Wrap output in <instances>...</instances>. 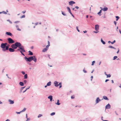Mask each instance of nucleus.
I'll use <instances>...</instances> for the list:
<instances>
[{"instance_id": "bf43d9fd", "label": "nucleus", "mask_w": 121, "mask_h": 121, "mask_svg": "<svg viewBox=\"0 0 121 121\" xmlns=\"http://www.w3.org/2000/svg\"><path fill=\"white\" fill-rule=\"evenodd\" d=\"M91 81H92V79L93 78V76H91Z\"/></svg>"}, {"instance_id": "e2e57ef3", "label": "nucleus", "mask_w": 121, "mask_h": 121, "mask_svg": "<svg viewBox=\"0 0 121 121\" xmlns=\"http://www.w3.org/2000/svg\"><path fill=\"white\" fill-rule=\"evenodd\" d=\"M4 44L5 46H6V45H7V43H4Z\"/></svg>"}, {"instance_id": "680f3d73", "label": "nucleus", "mask_w": 121, "mask_h": 121, "mask_svg": "<svg viewBox=\"0 0 121 121\" xmlns=\"http://www.w3.org/2000/svg\"><path fill=\"white\" fill-rule=\"evenodd\" d=\"M26 119H27L28 118V116H27V114H26Z\"/></svg>"}, {"instance_id": "13d9d810", "label": "nucleus", "mask_w": 121, "mask_h": 121, "mask_svg": "<svg viewBox=\"0 0 121 121\" xmlns=\"http://www.w3.org/2000/svg\"><path fill=\"white\" fill-rule=\"evenodd\" d=\"M17 51H19L20 52V51H22V50H21L19 48V49H17Z\"/></svg>"}, {"instance_id": "9d476101", "label": "nucleus", "mask_w": 121, "mask_h": 121, "mask_svg": "<svg viewBox=\"0 0 121 121\" xmlns=\"http://www.w3.org/2000/svg\"><path fill=\"white\" fill-rule=\"evenodd\" d=\"M12 48L14 49H16L17 48V47L15 45V44H13L11 46Z\"/></svg>"}, {"instance_id": "473e14b6", "label": "nucleus", "mask_w": 121, "mask_h": 121, "mask_svg": "<svg viewBox=\"0 0 121 121\" xmlns=\"http://www.w3.org/2000/svg\"><path fill=\"white\" fill-rule=\"evenodd\" d=\"M25 15H24L22 16H21L20 17V18H25Z\"/></svg>"}, {"instance_id": "5701e85b", "label": "nucleus", "mask_w": 121, "mask_h": 121, "mask_svg": "<svg viewBox=\"0 0 121 121\" xmlns=\"http://www.w3.org/2000/svg\"><path fill=\"white\" fill-rule=\"evenodd\" d=\"M59 99L57 100V102L56 103V104L58 105H59L60 104V103H59Z\"/></svg>"}, {"instance_id": "f8f14e48", "label": "nucleus", "mask_w": 121, "mask_h": 121, "mask_svg": "<svg viewBox=\"0 0 121 121\" xmlns=\"http://www.w3.org/2000/svg\"><path fill=\"white\" fill-rule=\"evenodd\" d=\"M9 50L10 52H13L15 51V50L13 48H9Z\"/></svg>"}, {"instance_id": "f704fd0d", "label": "nucleus", "mask_w": 121, "mask_h": 121, "mask_svg": "<svg viewBox=\"0 0 121 121\" xmlns=\"http://www.w3.org/2000/svg\"><path fill=\"white\" fill-rule=\"evenodd\" d=\"M42 115L41 114H39V115L38 116V118H39L41 116H42Z\"/></svg>"}, {"instance_id": "052dcab7", "label": "nucleus", "mask_w": 121, "mask_h": 121, "mask_svg": "<svg viewBox=\"0 0 121 121\" xmlns=\"http://www.w3.org/2000/svg\"><path fill=\"white\" fill-rule=\"evenodd\" d=\"M75 8L77 9H78L79 8V7L78 6H76L75 7Z\"/></svg>"}, {"instance_id": "69168bd1", "label": "nucleus", "mask_w": 121, "mask_h": 121, "mask_svg": "<svg viewBox=\"0 0 121 121\" xmlns=\"http://www.w3.org/2000/svg\"><path fill=\"white\" fill-rule=\"evenodd\" d=\"M109 79H106L105 81V82H107L109 81Z\"/></svg>"}, {"instance_id": "0eeeda50", "label": "nucleus", "mask_w": 121, "mask_h": 121, "mask_svg": "<svg viewBox=\"0 0 121 121\" xmlns=\"http://www.w3.org/2000/svg\"><path fill=\"white\" fill-rule=\"evenodd\" d=\"M95 30H98L99 29V26L98 25H96L95 26Z\"/></svg>"}, {"instance_id": "6ab92c4d", "label": "nucleus", "mask_w": 121, "mask_h": 121, "mask_svg": "<svg viewBox=\"0 0 121 121\" xmlns=\"http://www.w3.org/2000/svg\"><path fill=\"white\" fill-rule=\"evenodd\" d=\"M16 28L17 29V30L19 31H20L21 30L19 28V26L18 25H16Z\"/></svg>"}, {"instance_id": "5fc2aeb1", "label": "nucleus", "mask_w": 121, "mask_h": 121, "mask_svg": "<svg viewBox=\"0 0 121 121\" xmlns=\"http://www.w3.org/2000/svg\"><path fill=\"white\" fill-rule=\"evenodd\" d=\"M74 98V96H71V98L72 99H73Z\"/></svg>"}, {"instance_id": "774afa93", "label": "nucleus", "mask_w": 121, "mask_h": 121, "mask_svg": "<svg viewBox=\"0 0 121 121\" xmlns=\"http://www.w3.org/2000/svg\"><path fill=\"white\" fill-rule=\"evenodd\" d=\"M5 121H10V120L9 119H7Z\"/></svg>"}, {"instance_id": "49530a36", "label": "nucleus", "mask_w": 121, "mask_h": 121, "mask_svg": "<svg viewBox=\"0 0 121 121\" xmlns=\"http://www.w3.org/2000/svg\"><path fill=\"white\" fill-rule=\"evenodd\" d=\"M19 22H20V21H15V22H14V23H19Z\"/></svg>"}, {"instance_id": "393cba45", "label": "nucleus", "mask_w": 121, "mask_h": 121, "mask_svg": "<svg viewBox=\"0 0 121 121\" xmlns=\"http://www.w3.org/2000/svg\"><path fill=\"white\" fill-rule=\"evenodd\" d=\"M101 42L103 44H105V42L102 39H101Z\"/></svg>"}, {"instance_id": "6e6552de", "label": "nucleus", "mask_w": 121, "mask_h": 121, "mask_svg": "<svg viewBox=\"0 0 121 121\" xmlns=\"http://www.w3.org/2000/svg\"><path fill=\"white\" fill-rule=\"evenodd\" d=\"M1 47L3 49H5L4 48L6 47V46H5L4 45V43H2L1 45Z\"/></svg>"}, {"instance_id": "39448f33", "label": "nucleus", "mask_w": 121, "mask_h": 121, "mask_svg": "<svg viewBox=\"0 0 121 121\" xmlns=\"http://www.w3.org/2000/svg\"><path fill=\"white\" fill-rule=\"evenodd\" d=\"M110 104H108L106 105L105 106V109H109L110 108Z\"/></svg>"}, {"instance_id": "7ed1b4c3", "label": "nucleus", "mask_w": 121, "mask_h": 121, "mask_svg": "<svg viewBox=\"0 0 121 121\" xmlns=\"http://www.w3.org/2000/svg\"><path fill=\"white\" fill-rule=\"evenodd\" d=\"M8 43L9 44L13 43L14 42V41L11 38H9L7 39Z\"/></svg>"}, {"instance_id": "864d4df0", "label": "nucleus", "mask_w": 121, "mask_h": 121, "mask_svg": "<svg viewBox=\"0 0 121 121\" xmlns=\"http://www.w3.org/2000/svg\"><path fill=\"white\" fill-rule=\"evenodd\" d=\"M22 90H23L21 88L20 89V92H19L20 93H21L22 92Z\"/></svg>"}, {"instance_id": "9b49d317", "label": "nucleus", "mask_w": 121, "mask_h": 121, "mask_svg": "<svg viewBox=\"0 0 121 121\" xmlns=\"http://www.w3.org/2000/svg\"><path fill=\"white\" fill-rule=\"evenodd\" d=\"M8 101L10 102L9 104H13L14 103V101L13 100H12L10 99L8 100Z\"/></svg>"}, {"instance_id": "4c0bfd02", "label": "nucleus", "mask_w": 121, "mask_h": 121, "mask_svg": "<svg viewBox=\"0 0 121 121\" xmlns=\"http://www.w3.org/2000/svg\"><path fill=\"white\" fill-rule=\"evenodd\" d=\"M61 12H62V14L63 15H64V16H66V14H65V13H64L62 11H61Z\"/></svg>"}, {"instance_id": "a211bd4d", "label": "nucleus", "mask_w": 121, "mask_h": 121, "mask_svg": "<svg viewBox=\"0 0 121 121\" xmlns=\"http://www.w3.org/2000/svg\"><path fill=\"white\" fill-rule=\"evenodd\" d=\"M67 9H68V11L69 12L70 14H72V13L71 12L70 9L68 7H67Z\"/></svg>"}, {"instance_id": "ddd939ff", "label": "nucleus", "mask_w": 121, "mask_h": 121, "mask_svg": "<svg viewBox=\"0 0 121 121\" xmlns=\"http://www.w3.org/2000/svg\"><path fill=\"white\" fill-rule=\"evenodd\" d=\"M33 60H33L35 62H36L37 61V59L36 58L35 56H33Z\"/></svg>"}, {"instance_id": "a18cd8bd", "label": "nucleus", "mask_w": 121, "mask_h": 121, "mask_svg": "<svg viewBox=\"0 0 121 121\" xmlns=\"http://www.w3.org/2000/svg\"><path fill=\"white\" fill-rule=\"evenodd\" d=\"M16 113H17V114H20L21 113V111H20V112H16Z\"/></svg>"}, {"instance_id": "f3484780", "label": "nucleus", "mask_w": 121, "mask_h": 121, "mask_svg": "<svg viewBox=\"0 0 121 121\" xmlns=\"http://www.w3.org/2000/svg\"><path fill=\"white\" fill-rule=\"evenodd\" d=\"M108 10V8L107 7H104L103 9H101V10H103L104 11H107Z\"/></svg>"}, {"instance_id": "bb28decb", "label": "nucleus", "mask_w": 121, "mask_h": 121, "mask_svg": "<svg viewBox=\"0 0 121 121\" xmlns=\"http://www.w3.org/2000/svg\"><path fill=\"white\" fill-rule=\"evenodd\" d=\"M108 47V48H113V49H116V48H114L112 46H109Z\"/></svg>"}, {"instance_id": "c9c22d12", "label": "nucleus", "mask_w": 121, "mask_h": 121, "mask_svg": "<svg viewBox=\"0 0 121 121\" xmlns=\"http://www.w3.org/2000/svg\"><path fill=\"white\" fill-rule=\"evenodd\" d=\"M22 52H23V51H20V52L24 56H25V55Z\"/></svg>"}, {"instance_id": "dca6fc26", "label": "nucleus", "mask_w": 121, "mask_h": 121, "mask_svg": "<svg viewBox=\"0 0 121 121\" xmlns=\"http://www.w3.org/2000/svg\"><path fill=\"white\" fill-rule=\"evenodd\" d=\"M48 99H50V101H51L52 99V95H49L48 97Z\"/></svg>"}, {"instance_id": "1a4fd4ad", "label": "nucleus", "mask_w": 121, "mask_h": 121, "mask_svg": "<svg viewBox=\"0 0 121 121\" xmlns=\"http://www.w3.org/2000/svg\"><path fill=\"white\" fill-rule=\"evenodd\" d=\"M9 45L8 46H6V47L5 48V49H2V51L4 52H5L6 50H8V49H9Z\"/></svg>"}, {"instance_id": "4be33fe9", "label": "nucleus", "mask_w": 121, "mask_h": 121, "mask_svg": "<svg viewBox=\"0 0 121 121\" xmlns=\"http://www.w3.org/2000/svg\"><path fill=\"white\" fill-rule=\"evenodd\" d=\"M19 85L21 86H23L24 85L23 83L22 82H20L19 83Z\"/></svg>"}, {"instance_id": "6e6d98bb", "label": "nucleus", "mask_w": 121, "mask_h": 121, "mask_svg": "<svg viewBox=\"0 0 121 121\" xmlns=\"http://www.w3.org/2000/svg\"><path fill=\"white\" fill-rule=\"evenodd\" d=\"M22 73L23 74H25V73L24 72L22 71Z\"/></svg>"}, {"instance_id": "09e8293b", "label": "nucleus", "mask_w": 121, "mask_h": 121, "mask_svg": "<svg viewBox=\"0 0 121 121\" xmlns=\"http://www.w3.org/2000/svg\"><path fill=\"white\" fill-rule=\"evenodd\" d=\"M83 71L85 73H86L87 72L84 69L83 70Z\"/></svg>"}, {"instance_id": "8fccbe9b", "label": "nucleus", "mask_w": 121, "mask_h": 121, "mask_svg": "<svg viewBox=\"0 0 121 121\" xmlns=\"http://www.w3.org/2000/svg\"><path fill=\"white\" fill-rule=\"evenodd\" d=\"M116 41L115 40H114L113 42H111V43L112 44H113L114 43H115Z\"/></svg>"}, {"instance_id": "423d86ee", "label": "nucleus", "mask_w": 121, "mask_h": 121, "mask_svg": "<svg viewBox=\"0 0 121 121\" xmlns=\"http://www.w3.org/2000/svg\"><path fill=\"white\" fill-rule=\"evenodd\" d=\"M101 100L99 99V97H97L95 101L96 104L98 103Z\"/></svg>"}, {"instance_id": "4d7b16f0", "label": "nucleus", "mask_w": 121, "mask_h": 121, "mask_svg": "<svg viewBox=\"0 0 121 121\" xmlns=\"http://www.w3.org/2000/svg\"><path fill=\"white\" fill-rule=\"evenodd\" d=\"M114 23L115 24V25L116 26L117 23V22H116L115 21H114Z\"/></svg>"}, {"instance_id": "a878e982", "label": "nucleus", "mask_w": 121, "mask_h": 121, "mask_svg": "<svg viewBox=\"0 0 121 121\" xmlns=\"http://www.w3.org/2000/svg\"><path fill=\"white\" fill-rule=\"evenodd\" d=\"M51 82L50 81L47 83V86H49L51 85Z\"/></svg>"}, {"instance_id": "7c9ffc66", "label": "nucleus", "mask_w": 121, "mask_h": 121, "mask_svg": "<svg viewBox=\"0 0 121 121\" xmlns=\"http://www.w3.org/2000/svg\"><path fill=\"white\" fill-rule=\"evenodd\" d=\"M26 109V108H24L23 109L22 111H21V112H23L25 111Z\"/></svg>"}, {"instance_id": "a19ab883", "label": "nucleus", "mask_w": 121, "mask_h": 121, "mask_svg": "<svg viewBox=\"0 0 121 121\" xmlns=\"http://www.w3.org/2000/svg\"><path fill=\"white\" fill-rule=\"evenodd\" d=\"M95 62V61H93L92 62V63L91 64V65H94V63Z\"/></svg>"}, {"instance_id": "b1692460", "label": "nucleus", "mask_w": 121, "mask_h": 121, "mask_svg": "<svg viewBox=\"0 0 121 121\" xmlns=\"http://www.w3.org/2000/svg\"><path fill=\"white\" fill-rule=\"evenodd\" d=\"M47 50H48V49L47 48H44L43 49V50H42V52H45Z\"/></svg>"}, {"instance_id": "f03ea898", "label": "nucleus", "mask_w": 121, "mask_h": 121, "mask_svg": "<svg viewBox=\"0 0 121 121\" xmlns=\"http://www.w3.org/2000/svg\"><path fill=\"white\" fill-rule=\"evenodd\" d=\"M24 58L26 61L31 62L32 60H33V57L32 56H30L28 58L26 56L24 57Z\"/></svg>"}, {"instance_id": "2f4dec72", "label": "nucleus", "mask_w": 121, "mask_h": 121, "mask_svg": "<svg viewBox=\"0 0 121 121\" xmlns=\"http://www.w3.org/2000/svg\"><path fill=\"white\" fill-rule=\"evenodd\" d=\"M117 58V56H114L113 58V60H115L116 58Z\"/></svg>"}, {"instance_id": "e433bc0d", "label": "nucleus", "mask_w": 121, "mask_h": 121, "mask_svg": "<svg viewBox=\"0 0 121 121\" xmlns=\"http://www.w3.org/2000/svg\"><path fill=\"white\" fill-rule=\"evenodd\" d=\"M107 77H111V75L110 74H107Z\"/></svg>"}, {"instance_id": "79ce46f5", "label": "nucleus", "mask_w": 121, "mask_h": 121, "mask_svg": "<svg viewBox=\"0 0 121 121\" xmlns=\"http://www.w3.org/2000/svg\"><path fill=\"white\" fill-rule=\"evenodd\" d=\"M30 118H28L27 119V120H26V121H30Z\"/></svg>"}, {"instance_id": "aec40b11", "label": "nucleus", "mask_w": 121, "mask_h": 121, "mask_svg": "<svg viewBox=\"0 0 121 121\" xmlns=\"http://www.w3.org/2000/svg\"><path fill=\"white\" fill-rule=\"evenodd\" d=\"M103 98L104 99L108 100L109 99L107 97L105 96H104L103 97Z\"/></svg>"}, {"instance_id": "c756f323", "label": "nucleus", "mask_w": 121, "mask_h": 121, "mask_svg": "<svg viewBox=\"0 0 121 121\" xmlns=\"http://www.w3.org/2000/svg\"><path fill=\"white\" fill-rule=\"evenodd\" d=\"M116 18V20L117 21L119 19V17L118 16H116L115 17Z\"/></svg>"}, {"instance_id": "cd10ccee", "label": "nucleus", "mask_w": 121, "mask_h": 121, "mask_svg": "<svg viewBox=\"0 0 121 121\" xmlns=\"http://www.w3.org/2000/svg\"><path fill=\"white\" fill-rule=\"evenodd\" d=\"M27 78V74H25L24 76V78L25 79H26Z\"/></svg>"}, {"instance_id": "72a5a7b5", "label": "nucleus", "mask_w": 121, "mask_h": 121, "mask_svg": "<svg viewBox=\"0 0 121 121\" xmlns=\"http://www.w3.org/2000/svg\"><path fill=\"white\" fill-rule=\"evenodd\" d=\"M55 114V113L54 112H53L51 114V116H52L54 115Z\"/></svg>"}, {"instance_id": "f257e3e1", "label": "nucleus", "mask_w": 121, "mask_h": 121, "mask_svg": "<svg viewBox=\"0 0 121 121\" xmlns=\"http://www.w3.org/2000/svg\"><path fill=\"white\" fill-rule=\"evenodd\" d=\"M15 44L17 48L18 47L20 49L22 50L24 52H26L25 50L24 49V46L22 45V44L20 43L17 42L15 43Z\"/></svg>"}, {"instance_id": "58836bf2", "label": "nucleus", "mask_w": 121, "mask_h": 121, "mask_svg": "<svg viewBox=\"0 0 121 121\" xmlns=\"http://www.w3.org/2000/svg\"><path fill=\"white\" fill-rule=\"evenodd\" d=\"M7 21L9 22L10 23H11V24L12 23V22L11 21H10L9 20H7Z\"/></svg>"}, {"instance_id": "de8ad7c7", "label": "nucleus", "mask_w": 121, "mask_h": 121, "mask_svg": "<svg viewBox=\"0 0 121 121\" xmlns=\"http://www.w3.org/2000/svg\"><path fill=\"white\" fill-rule=\"evenodd\" d=\"M24 82L25 84H26L27 82V81L26 80H25L24 81Z\"/></svg>"}, {"instance_id": "603ef678", "label": "nucleus", "mask_w": 121, "mask_h": 121, "mask_svg": "<svg viewBox=\"0 0 121 121\" xmlns=\"http://www.w3.org/2000/svg\"><path fill=\"white\" fill-rule=\"evenodd\" d=\"M76 29H77V31L78 32H80V30L78 29V27L77 26L76 27Z\"/></svg>"}, {"instance_id": "c85d7f7f", "label": "nucleus", "mask_w": 121, "mask_h": 121, "mask_svg": "<svg viewBox=\"0 0 121 121\" xmlns=\"http://www.w3.org/2000/svg\"><path fill=\"white\" fill-rule=\"evenodd\" d=\"M59 85L60 86H59V88H61L62 87V82H60L59 83Z\"/></svg>"}, {"instance_id": "20e7f679", "label": "nucleus", "mask_w": 121, "mask_h": 121, "mask_svg": "<svg viewBox=\"0 0 121 121\" xmlns=\"http://www.w3.org/2000/svg\"><path fill=\"white\" fill-rule=\"evenodd\" d=\"M54 84L55 86L56 87H58L59 85V82L56 81H55L54 82Z\"/></svg>"}, {"instance_id": "412c9836", "label": "nucleus", "mask_w": 121, "mask_h": 121, "mask_svg": "<svg viewBox=\"0 0 121 121\" xmlns=\"http://www.w3.org/2000/svg\"><path fill=\"white\" fill-rule=\"evenodd\" d=\"M29 53V55H33V53L32 52H31L30 51H28Z\"/></svg>"}, {"instance_id": "ea45409f", "label": "nucleus", "mask_w": 121, "mask_h": 121, "mask_svg": "<svg viewBox=\"0 0 121 121\" xmlns=\"http://www.w3.org/2000/svg\"><path fill=\"white\" fill-rule=\"evenodd\" d=\"M96 31H94L93 32L95 33H98L99 32V31L98 30H96Z\"/></svg>"}, {"instance_id": "338daca9", "label": "nucleus", "mask_w": 121, "mask_h": 121, "mask_svg": "<svg viewBox=\"0 0 121 121\" xmlns=\"http://www.w3.org/2000/svg\"><path fill=\"white\" fill-rule=\"evenodd\" d=\"M83 32L84 33H86L87 32V31H86V30H85V31H83Z\"/></svg>"}, {"instance_id": "37998d69", "label": "nucleus", "mask_w": 121, "mask_h": 121, "mask_svg": "<svg viewBox=\"0 0 121 121\" xmlns=\"http://www.w3.org/2000/svg\"><path fill=\"white\" fill-rule=\"evenodd\" d=\"M2 13H4L5 14H6L7 13L6 12H5L4 11H2Z\"/></svg>"}, {"instance_id": "2eb2a0df", "label": "nucleus", "mask_w": 121, "mask_h": 121, "mask_svg": "<svg viewBox=\"0 0 121 121\" xmlns=\"http://www.w3.org/2000/svg\"><path fill=\"white\" fill-rule=\"evenodd\" d=\"M69 5H72V4L75 3L73 1H71L69 2Z\"/></svg>"}, {"instance_id": "3c124183", "label": "nucleus", "mask_w": 121, "mask_h": 121, "mask_svg": "<svg viewBox=\"0 0 121 121\" xmlns=\"http://www.w3.org/2000/svg\"><path fill=\"white\" fill-rule=\"evenodd\" d=\"M101 13L100 12H98V13L97 14L98 15H99V16H100L101 15V14H100Z\"/></svg>"}, {"instance_id": "0e129e2a", "label": "nucleus", "mask_w": 121, "mask_h": 121, "mask_svg": "<svg viewBox=\"0 0 121 121\" xmlns=\"http://www.w3.org/2000/svg\"><path fill=\"white\" fill-rule=\"evenodd\" d=\"M26 12V11H24L22 12V13H25Z\"/></svg>"}, {"instance_id": "4468645a", "label": "nucleus", "mask_w": 121, "mask_h": 121, "mask_svg": "<svg viewBox=\"0 0 121 121\" xmlns=\"http://www.w3.org/2000/svg\"><path fill=\"white\" fill-rule=\"evenodd\" d=\"M6 34L7 35L12 36V34L10 32H6Z\"/></svg>"}, {"instance_id": "c03bdc74", "label": "nucleus", "mask_w": 121, "mask_h": 121, "mask_svg": "<svg viewBox=\"0 0 121 121\" xmlns=\"http://www.w3.org/2000/svg\"><path fill=\"white\" fill-rule=\"evenodd\" d=\"M50 44H48V45H47V46H46V48H48V47L50 46Z\"/></svg>"}]
</instances>
